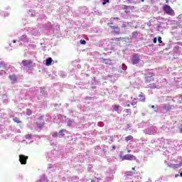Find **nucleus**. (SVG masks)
Returning a JSON list of instances; mask_svg holds the SVG:
<instances>
[{
	"label": "nucleus",
	"instance_id": "obj_1",
	"mask_svg": "<svg viewBox=\"0 0 182 182\" xmlns=\"http://www.w3.org/2000/svg\"><path fill=\"white\" fill-rule=\"evenodd\" d=\"M66 133L65 129H61L58 134V132H53L51 134V136L53 137L54 139H56L58 137H60V139H62V137H65V134Z\"/></svg>",
	"mask_w": 182,
	"mask_h": 182
},
{
	"label": "nucleus",
	"instance_id": "obj_2",
	"mask_svg": "<svg viewBox=\"0 0 182 182\" xmlns=\"http://www.w3.org/2000/svg\"><path fill=\"white\" fill-rule=\"evenodd\" d=\"M131 63H132V65H139V63H140V55L134 54L132 57Z\"/></svg>",
	"mask_w": 182,
	"mask_h": 182
},
{
	"label": "nucleus",
	"instance_id": "obj_3",
	"mask_svg": "<svg viewBox=\"0 0 182 182\" xmlns=\"http://www.w3.org/2000/svg\"><path fill=\"white\" fill-rule=\"evenodd\" d=\"M146 134L153 135L157 134V128L156 127H151L144 130Z\"/></svg>",
	"mask_w": 182,
	"mask_h": 182
},
{
	"label": "nucleus",
	"instance_id": "obj_4",
	"mask_svg": "<svg viewBox=\"0 0 182 182\" xmlns=\"http://www.w3.org/2000/svg\"><path fill=\"white\" fill-rule=\"evenodd\" d=\"M182 166V159H178L176 161V164H168V167H171V168H180V167Z\"/></svg>",
	"mask_w": 182,
	"mask_h": 182
},
{
	"label": "nucleus",
	"instance_id": "obj_5",
	"mask_svg": "<svg viewBox=\"0 0 182 182\" xmlns=\"http://www.w3.org/2000/svg\"><path fill=\"white\" fill-rule=\"evenodd\" d=\"M164 11L166 14H167V15H173V14H174L173 9H171V7L167 4L164 6Z\"/></svg>",
	"mask_w": 182,
	"mask_h": 182
},
{
	"label": "nucleus",
	"instance_id": "obj_6",
	"mask_svg": "<svg viewBox=\"0 0 182 182\" xmlns=\"http://www.w3.org/2000/svg\"><path fill=\"white\" fill-rule=\"evenodd\" d=\"M120 159L122 161L124 160H136V156H133L132 154H126L124 156H120Z\"/></svg>",
	"mask_w": 182,
	"mask_h": 182
},
{
	"label": "nucleus",
	"instance_id": "obj_7",
	"mask_svg": "<svg viewBox=\"0 0 182 182\" xmlns=\"http://www.w3.org/2000/svg\"><path fill=\"white\" fill-rule=\"evenodd\" d=\"M22 65L27 68L28 69H31L32 68V62L29 60H25L22 61Z\"/></svg>",
	"mask_w": 182,
	"mask_h": 182
},
{
	"label": "nucleus",
	"instance_id": "obj_8",
	"mask_svg": "<svg viewBox=\"0 0 182 182\" xmlns=\"http://www.w3.org/2000/svg\"><path fill=\"white\" fill-rule=\"evenodd\" d=\"M9 79L11 80V83L13 84L16 83L18 82V77L15 74L9 75Z\"/></svg>",
	"mask_w": 182,
	"mask_h": 182
},
{
	"label": "nucleus",
	"instance_id": "obj_9",
	"mask_svg": "<svg viewBox=\"0 0 182 182\" xmlns=\"http://www.w3.org/2000/svg\"><path fill=\"white\" fill-rule=\"evenodd\" d=\"M27 160H28V156L25 155H19V161L21 164H26Z\"/></svg>",
	"mask_w": 182,
	"mask_h": 182
},
{
	"label": "nucleus",
	"instance_id": "obj_10",
	"mask_svg": "<svg viewBox=\"0 0 182 182\" xmlns=\"http://www.w3.org/2000/svg\"><path fill=\"white\" fill-rule=\"evenodd\" d=\"M163 110H165V112H168V110H171V105L168 104H164L161 107Z\"/></svg>",
	"mask_w": 182,
	"mask_h": 182
},
{
	"label": "nucleus",
	"instance_id": "obj_11",
	"mask_svg": "<svg viewBox=\"0 0 182 182\" xmlns=\"http://www.w3.org/2000/svg\"><path fill=\"white\" fill-rule=\"evenodd\" d=\"M19 41H21L22 42L28 43L29 42V38H28V36L23 35L22 36L19 37Z\"/></svg>",
	"mask_w": 182,
	"mask_h": 182
},
{
	"label": "nucleus",
	"instance_id": "obj_12",
	"mask_svg": "<svg viewBox=\"0 0 182 182\" xmlns=\"http://www.w3.org/2000/svg\"><path fill=\"white\" fill-rule=\"evenodd\" d=\"M30 32L34 36H36L39 35V32H38V30L36 29V28L31 29Z\"/></svg>",
	"mask_w": 182,
	"mask_h": 182
},
{
	"label": "nucleus",
	"instance_id": "obj_13",
	"mask_svg": "<svg viewBox=\"0 0 182 182\" xmlns=\"http://www.w3.org/2000/svg\"><path fill=\"white\" fill-rule=\"evenodd\" d=\"M111 28L117 33L119 34L120 33V28L117 26H110Z\"/></svg>",
	"mask_w": 182,
	"mask_h": 182
},
{
	"label": "nucleus",
	"instance_id": "obj_14",
	"mask_svg": "<svg viewBox=\"0 0 182 182\" xmlns=\"http://www.w3.org/2000/svg\"><path fill=\"white\" fill-rule=\"evenodd\" d=\"M146 82L149 83V82H151L153 80V73L150 74L149 76L145 77Z\"/></svg>",
	"mask_w": 182,
	"mask_h": 182
},
{
	"label": "nucleus",
	"instance_id": "obj_15",
	"mask_svg": "<svg viewBox=\"0 0 182 182\" xmlns=\"http://www.w3.org/2000/svg\"><path fill=\"white\" fill-rule=\"evenodd\" d=\"M121 107L119 105H114V110L115 112H117V113H120L122 110H120Z\"/></svg>",
	"mask_w": 182,
	"mask_h": 182
},
{
	"label": "nucleus",
	"instance_id": "obj_16",
	"mask_svg": "<svg viewBox=\"0 0 182 182\" xmlns=\"http://www.w3.org/2000/svg\"><path fill=\"white\" fill-rule=\"evenodd\" d=\"M39 182H48V178L45 175H42L39 179Z\"/></svg>",
	"mask_w": 182,
	"mask_h": 182
},
{
	"label": "nucleus",
	"instance_id": "obj_17",
	"mask_svg": "<svg viewBox=\"0 0 182 182\" xmlns=\"http://www.w3.org/2000/svg\"><path fill=\"white\" fill-rule=\"evenodd\" d=\"M52 61H53V60L51 58L46 59V66H50V65H52Z\"/></svg>",
	"mask_w": 182,
	"mask_h": 182
},
{
	"label": "nucleus",
	"instance_id": "obj_18",
	"mask_svg": "<svg viewBox=\"0 0 182 182\" xmlns=\"http://www.w3.org/2000/svg\"><path fill=\"white\" fill-rule=\"evenodd\" d=\"M139 102H146V97H144V95L141 92V94L139 96Z\"/></svg>",
	"mask_w": 182,
	"mask_h": 182
},
{
	"label": "nucleus",
	"instance_id": "obj_19",
	"mask_svg": "<svg viewBox=\"0 0 182 182\" xmlns=\"http://www.w3.org/2000/svg\"><path fill=\"white\" fill-rule=\"evenodd\" d=\"M28 15H29V16H35V15H36V14L35 13V11L29 10Z\"/></svg>",
	"mask_w": 182,
	"mask_h": 182
},
{
	"label": "nucleus",
	"instance_id": "obj_20",
	"mask_svg": "<svg viewBox=\"0 0 182 182\" xmlns=\"http://www.w3.org/2000/svg\"><path fill=\"white\" fill-rule=\"evenodd\" d=\"M159 141H160V144H161V146H163V144H166V139H164V138H161L160 139H159Z\"/></svg>",
	"mask_w": 182,
	"mask_h": 182
},
{
	"label": "nucleus",
	"instance_id": "obj_21",
	"mask_svg": "<svg viewBox=\"0 0 182 182\" xmlns=\"http://www.w3.org/2000/svg\"><path fill=\"white\" fill-rule=\"evenodd\" d=\"M129 140H133V136H131V135H129V136L125 137V141H129Z\"/></svg>",
	"mask_w": 182,
	"mask_h": 182
},
{
	"label": "nucleus",
	"instance_id": "obj_22",
	"mask_svg": "<svg viewBox=\"0 0 182 182\" xmlns=\"http://www.w3.org/2000/svg\"><path fill=\"white\" fill-rule=\"evenodd\" d=\"M73 123V120L68 119V122H67V124H68V126L70 127V126H72Z\"/></svg>",
	"mask_w": 182,
	"mask_h": 182
},
{
	"label": "nucleus",
	"instance_id": "obj_23",
	"mask_svg": "<svg viewBox=\"0 0 182 182\" xmlns=\"http://www.w3.org/2000/svg\"><path fill=\"white\" fill-rule=\"evenodd\" d=\"M45 124V123L42 122V123H37V126L38 127H39L40 129H41V127H43V125Z\"/></svg>",
	"mask_w": 182,
	"mask_h": 182
},
{
	"label": "nucleus",
	"instance_id": "obj_24",
	"mask_svg": "<svg viewBox=\"0 0 182 182\" xmlns=\"http://www.w3.org/2000/svg\"><path fill=\"white\" fill-rule=\"evenodd\" d=\"M149 87L151 89H156V84H149Z\"/></svg>",
	"mask_w": 182,
	"mask_h": 182
},
{
	"label": "nucleus",
	"instance_id": "obj_25",
	"mask_svg": "<svg viewBox=\"0 0 182 182\" xmlns=\"http://www.w3.org/2000/svg\"><path fill=\"white\" fill-rule=\"evenodd\" d=\"M26 114L27 116H31L32 114V111L31 109H27Z\"/></svg>",
	"mask_w": 182,
	"mask_h": 182
},
{
	"label": "nucleus",
	"instance_id": "obj_26",
	"mask_svg": "<svg viewBox=\"0 0 182 182\" xmlns=\"http://www.w3.org/2000/svg\"><path fill=\"white\" fill-rule=\"evenodd\" d=\"M125 113H127V114H130L132 113V109H124Z\"/></svg>",
	"mask_w": 182,
	"mask_h": 182
},
{
	"label": "nucleus",
	"instance_id": "obj_27",
	"mask_svg": "<svg viewBox=\"0 0 182 182\" xmlns=\"http://www.w3.org/2000/svg\"><path fill=\"white\" fill-rule=\"evenodd\" d=\"M110 0H103L102 5H106L107 4H109Z\"/></svg>",
	"mask_w": 182,
	"mask_h": 182
},
{
	"label": "nucleus",
	"instance_id": "obj_28",
	"mask_svg": "<svg viewBox=\"0 0 182 182\" xmlns=\"http://www.w3.org/2000/svg\"><path fill=\"white\" fill-rule=\"evenodd\" d=\"M4 75H6V72L5 70L0 71V76H4Z\"/></svg>",
	"mask_w": 182,
	"mask_h": 182
},
{
	"label": "nucleus",
	"instance_id": "obj_29",
	"mask_svg": "<svg viewBox=\"0 0 182 182\" xmlns=\"http://www.w3.org/2000/svg\"><path fill=\"white\" fill-rule=\"evenodd\" d=\"M26 139L27 140H31V139H32V136H31V134H27L26 135Z\"/></svg>",
	"mask_w": 182,
	"mask_h": 182
},
{
	"label": "nucleus",
	"instance_id": "obj_30",
	"mask_svg": "<svg viewBox=\"0 0 182 182\" xmlns=\"http://www.w3.org/2000/svg\"><path fill=\"white\" fill-rule=\"evenodd\" d=\"M14 122H15L16 123H21V121H19V119H18L17 117L14 118Z\"/></svg>",
	"mask_w": 182,
	"mask_h": 182
},
{
	"label": "nucleus",
	"instance_id": "obj_31",
	"mask_svg": "<svg viewBox=\"0 0 182 182\" xmlns=\"http://www.w3.org/2000/svg\"><path fill=\"white\" fill-rule=\"evenodd\" d=\"M80 43L81 45H86V41H85V40H80Z\"/></svg>",
	"mask_w": 182,
	"mask_h": 182
},
{
	"label": "nucleus",
	"instance_id": "obj_32",
	"mask_svg": "<svg viewBox=\"0 0 182 182\" xmlns=\"http://www.w3.org/2000/svg\"><path fill=\"white\" fill-rule=\"evenodd\" d=\"M137 35H138L137 32L132 33V38H136Z\"/></svg>",
	"mask_w": 182,
	"mask_h": 182
},
{
	"label": "nucleus",
	"instance_id": "obj_33",
	"mask_svg": "<svg viewBox=\"0 0 182 182\" xmlns=\"http://www.w3.org/2000/svg\"><path fill=\"white\" fill-rule=\"evenodd\" d=\"M122 39H123V38H112V41H120Z\"/></svg>",
	"mask_w": 182,
	"mask_h": 182
},
{
	"label": "nucleus",
	"instance_id": "obj_34",
	"mask_svg": "<svg viewBox=\"0 0 182 182\" xmlns=\"http://www.w3.org/2000/svg\"><path fill=\"white\" fill-rule=\"evenodd\" d=\"M158 42L159 43H163V41H161V37L158 38Z\"/></svg>",
	"mask_w": 182,
	"mask_h": 182
},
{
	"label": "nucleus",
	"instance_id": "obj_35",
	"mask_svg": "<svg viewBox=\"0 0 182 182\" xmlns=\"http://www.w3.org/2000/svg\"><path fill=\"white\" fill-rule=\"evenodd\" d=\"M133 173L132 171H129L127 173V176H132Z\"/></svg>",
	"mask_w": 182,
	"mask_h": 182
},
{
	"label": "nucleus",
	"instance_id": "obj_36",
	"mask_svg": "<svg viewBox=\"0 0 182 182\" xmlns=\"http://www.w3.org/2000/svg\"><path fill=\"white\" fill-rule=\"evenodd\" d=\"M104 62H105V63H111L110 60H104Z\"/></svg>",
	"mask_w": 182,
	"mask_h": 182
},
{
	"label": "nucleus",
	"instance_id": "obj_37",
	"mask_svg": "<svg viewBox=\"0 0 182 182\" xmlns=\"http://www.w3.org/2000/svg\"><path fill=\"white\" fill-rule=\"evenodd\" d=\"M137 102H136V101H134V102H132V103H131V105H132V106H136V104Z\"/></svg>",
	"mask_w": 182,
	"mask_h": 182
},
{
	"label": "nucleus",
	"instance_id": "obj_38",
	"mask_svg": "<svg viewBox=\"0 0 182 182\" xmlns=\"http://www.w3.org/2000/svg\"><path fill=\"white\" fill-rule=\"evenodd\" d=\"M122 69L123 70H126V69H127V66L123 65Z\"/></svg>",
	"mask_w": 182,
	"mask_h": 182
},
{
	"label": "nucleus",
	"instance_id": "obj_39",
	"mask_svg": "<svg viewBox=\"0 0 182 182\" xmlns=\"http://www.w3.org/2000/svg\"><path fill=\"white\" fill-rule=\"evenodd\" d=\"M22 143H23V144H28V142H26V140H23L22 141Z\"/></svg>",
	"mask_w": 182,
	"mask_h": 182
},
{
	"label": "nucleus",
	"instance_id": "obj_40",
	"mask_svg": "<svg viewBox=\"0 0 182 182\" xmlns=\"http://www.w3.org/2000/svg\"><path fill=\"white\" fill-rule=\"evenodd\" d=\"M154 43H157V38H154Z\"/></svg>",
	"mask_w": 182,
	"mask_h": 182
},
{
	"label": "nucleus",
	"instance_id": "obj_41",
	"mask_svg": "<svg viewBox=\"0 0 182 182\" xmlns=\"http://www.w3.org/2000/svg\"><path fill=\"white\" fill-rule=\"evenodd\" d=\"M180 130V133H182V125L181 126V127L179 128Z\"/></svg>",
	"mask_w": 182,
	"mask_h": 182
},
{
	"label": "nucleus",
	"instance_id": "obj_42",
	"mask_svg": "<svg viewBox=\"0 0 182 182\" xmlns=\"http://www.w3.org/2000/svg\"><path fill=\"white\" fill-rule=\"evenodd\" d=\"M92 167H93L92 165H89L88 170H90V168H92Z\"/></svg>",
	"mask_w": 182,
	"mask_h": 182
},
{
	"label": "nucleus",
	"instance_id": "obj_43",
	"mask_svg": "<svg viewBox=\"0 0 182 182\" xmlns=\"http://www.w3.org/2000/svg\"><path fill=\"white\" fill-rule=\"evenodd\" d=\"M9 13H6V14H4V16H9Z\"/></svg>",
	"mask_w": 182,
	"mask_h": 182
},
{
	"label": "nucleus",
	"instance_id": "obj_44",
	"mask_svg": "<svg viewBox=\"0 0 182 182\" xmlns=\"http://www.w3.org/2000/svg\"><path fill=\"white\" fill-rule=\"evenodd\" d=\"M122 28H126V24L123 23L122 24Z\"/></svg>",
	"mask_w": 182,
	"mask_h": 182
},
{
	"label": "nucleus",
	"instance_id": "obj_45",
	"mask_svg": "<svg viewBox=\"0 0 182 182\" xmlns=\"http://www.w3.org/2000/svg\"><path fill=\"white\" fill-rule=\"evenodd\" d=\"M110 25H113V23H109L108 26H110Z\"/></svg>",
	"mask_w": 182,
	"mask_h": 182
},
{
	"label": "nucleus",
	"instance_id": "obj_46",
	"mask_svg": "<svg viewBox=\"0 0 182 182\" xmlns=\"http://www.w3.org/2000/svg\"><path fill=\"white\" fill-rule=\"evenodd\" d=\"M180 175H178V174H176L175 175V177L177 178V177H178Z\"/></svg>",
	"mask_w": 182,
	"mask_h": 182
},
{
	"label": "nucleus",
	"instance_id": "obj_47",
	"mask_svg": "<svg viewBox=\"0 0 182 182\" xmlns=\"http://www.w3.org/2000/svg\"><path fill=\"white\" fill-rule=\"evenodd\" d=\"M48 168H52V165H49Z\"/></svg>",
	"mask_w": 182,
	"mask_h": 182
},
{
	"label": "nucleus",
	"instance_id": "obj_48",
	"mask_svg": "<svg viewBox=\"0 0 182 182\" xmlns=\"http://www.w3.org/2000/svg\"><path fill=\"white\" fill-rule=\"evenodd\" d=\"M13 43H16V41L14 40Z\"/></svg>",
	"mask_w": 182,
	"mask_h": 182
},
{
	"label": "nucleus",
	"instance_id": "obj_49",
	"mask_svg": "<svg viewBox=\"0 0 182 182\" xmlns=\"http://www.w3.org/2000/svg\"><path fill=\"white\" fill-rule=\"evenodd\" d=\"M151 107L152 109H154V105H151Z\"/></svg>",
	"mask_w": 182,
	"mask_h": 182
},
{
	"label": "nucleus",
	"instance_id": "obj_50",
	"mask_svg": "<svg viewBox=\"0 0 182 182\" xmlns=\"http://www.w3.org/2000/svg\"><path fill=\"white\" fill-rule=\"evenodd\" d=\"M178 18H182V15L178 16Z\"/></svg>",
	"mask_w": 182,
	"mask_h": 182
},
{
	"label": "nucleus",
	"instance_id": "obj_51",
	"mask_svg": "<svg viewBox=\"0 0 182 182\" xmlns=\"http://www.w3.org/2000/svg\"><path fill=\"white\" fill-rule=\"evenodd\" d=\"M135 168H136L135 167H133V168H132V170H135Z\"/></svg>",
	"mask_w": 182,
	"mask_h": 182
},
{
	"label": "nucleus",
	"instance_id": "obj_52",
	"mask_svg": "<svg viewBox=\"0 0 182 182\" xmlns=\"http://www.w3.org/2000/svg\"><path fill=\"white\" fill-rule=\"evenodd\" d=\"M166 4H168V0H166Z\"/></svg>",
	"mask_w": 182,
	"mask_h": 182
},
{
	"label": "nucleus",
	"instance_id": "obj_53",
	"mask_svg": "<svg viewBox=\"0 0 182 182\" xmlns=\"http://www.w3.org/2000/svg\"><path fill=\"white\" fill-rule=\"evenodd\" d=\"M112 149H116V146H113Z\"/></svg>",
	"mask_w": 182,
	"mask_h": 182
},
{
	"label": "nucleus",
	"instance_id": "obj_54",
	"mask_svg": "<svg viewBox=\"0 0 182 182\" xmlns=\"http://www.w3.org/2000/svg\"><path fill=\"white\" fill-rule=\"evenodd\" d=\"M127 107H130V105H128Z\"/></svg>",
	"mask_w": 182,
	"mask_h": 182
},
{
	"label": "nucleus",
	"instance_id": "obj_55",
	"mask_svg": "<svg viewBox=\"0 0 182 182\" xmlns=\"http://www.w3.org/2000/svg\"><path fill=\"white\" fill-rule=\"evenodd\" d=\"M156 111H157V109H154V112H156Z\"/></svg>",
	"mask_w": 182,
	"mask_h": 182
},
{
	"label": "nucleus",
	"instance_id": "obj_56",
	"mask_svg": "<svg viewBox=\"0 0 182 182\" xmlns=\"http://www.w3.org/2000/svg\"><path fill=\"white\" fill-rule=\"evenodd\" d=\"M53 144V143L51 142V143H50V145L52 146Z\"/></svg>",
	"mask_w": 182,
	"mask_h": 182
},
{
	"label": "nucleus",
	"instance_id": "obj_57",
	"mask_svg": "<svg viewBox=\"0 0 182 182\" xmlns=\"http://www.w3.org/2000/svg\"><path fill=\"white\" fill-rule=\"evenodd\" d=\"M141 2H144V0H141Z\"/></svg>",
	"mask_w": 182,
	"mask_h": 182
},
{
	"label": "nucleus",
	"instance_id": "obj_58",
	"mask_svg": "<svg viewBox=\"0 0 182 182\" xmlns=\"http://www.w3.org/2000/svg\"><path fill=\"white\" fill-rule=\"evenodd\" d=\"M125 8H127V6H124Z\"/></svg>",
	"mask_w": 182,
	"mask_h": 182
},
{
	"label": "nucleus",
	"instance_id": "obj_59",
	"mask_svg": "<svg viewBox=\"0 0 182 182\" xmlns=\"http://www.w3.org/2000/svg\"><path fill=\"white\" fill-rule=\"evenodd\" d=\"M128 153H130V150L128 151Z\"/></svg>",
	"mask_w": 182,
	"mask_h": 182
},
{
	"label": "nucleus",
	"instance_id": "obj_60",
	"mask_svg": "<svg viewBox=\"0 0 182 182\" xmlns=\"http://www.w3.org/2000/svg\"><path fill=\"white\" fill-rule=\"evenodd\" d=\"M92 182H96V181H95L92 180Z\"/></svg>",
	"mask_w": 182,
	"mask_h": 182
}]
</instances>
